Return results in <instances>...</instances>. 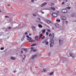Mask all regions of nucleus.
<instances>
[{
    "mask_svg": "<svg viewBox=\"0 0 76 76\" xmlns=\"http://www.w3.org/2000/svg\"><path fill=\"white\" fill-rule=\"evenodd\" d=\"M61 19L62 20H64L66 19V18L64 16H62L61 17Z\"/></svg>",
    "mask_w": 76,
    "mask_h": 76,
    "instance_id": "obj_6",
    "label": "nucleus"
},
{
    "mask_svg": "<svg viewBox=\"0 0 76 76\" xmlns=\"http://www.w3.org/2000/svg\"><path fill=\"white\" fill-rule=\"evenodd\" d=\"M21 50L24 51H26V52L28 51V50H27V49L25 48H22Z\"/></svg>",
    "mask_w": 76,
    "mask_h": 76,
    "instance_id": "obj_11",
    "label": "nucleus"
},
{
    "mask_svg": "<svg viewBox=\"0 0 76 76\" xmlns=\"http://www.w3.org/2000/svg\"><path fill=\"white\" fill-rule=\"evenodd\" d=\"M11 28H12V27H9L8 28V29H11Z\"/></svg>",
    "mask_w": 76,
    "mask_h": 76,
    "instance_id": "obj_37",
    "label": "nucleus"
},
{
    "mask_svg": "<svg viewBox=\"0 0 76 76\" xmlns=\"http://www.w3.org/2000/svg\"><path fill=\"white\" fill-rule=\"evenodd\" d=\"M75 22H76V20L75 21Z\"/></svg>",
    "mask_w": 76,
    "mask_h": 76,
    "instance_id": "obj_58",
    "label": "nucleus"
},
{
    "mask_svg": "<svg viewBox=\"0 0 76 76\" xmlns=\"http://www.w3.org/2000/svg\"><path fill=\"white\" fill-rule=\"evenodd\" d=\"M42 36H43V34H40L39 36V38H41Z\"/></svg>",
    "mask_w": 76,
    "mask_h": 76,
    "instance_id": "obj_16",
    "label": "nucleus"
},
{
    "mask_svg": "<svg viewBox=\"0 0 76 76\" xmlns=\"http://www.w3.org/2000/svg\"><path fill=\"white\" fill-rule=\"evenodd\" d=\"M47 4V2H45L43 3L42 4H41V7H44V6H45V5H46Z\"/></svg>",
    "mask_w": 76,
    "mask_h": 76,
    "instance_id": "obj_8",
    "label": "nucleus"
},
{
    "mask_svg": "<svg viewBox=\"0 0 76 76\" xmlns=\"http://www.w3.org/2000/svg\"><path fill=\"white\" fill-rule=\"evenodd\" d=\"M29 35L31 36V34H29Z\"/></svg>",
    "mask_w": 76,
    "mask_h": 76,
    "instance_id": "obj_53",
    "label": "nucleus"
},
{
    "mask_svg": "<svg viewBox=\"0 0 76 76\" xmlns=\"http://www.w3.org/2000/svg\"><path fill=\"white\" fill-rule=\"evenodd\" d=\"M43 72H46V70L45 69H43Z\"/></svg>",
    "mask_w": 76,
    "mask_h": 76,
    "instance_id": "obj_35",
    "label": "nucleus"
},
{
    "mask_svg": "<svg viewBox=\"0 0 76 76\" xmlns=\"http://www.w3.org/2000/svg\"><path fill=\"white\" fill-rule=\"evenodd\" d=\"M54 45V41L53 40L50 41V47H52Z\"/></svg>",
    "mask_w": 76,
    "mask_h": 76,
    "instance_id": "obj_3",
    "label": "nucleus"
},
{
    "mask_svg": "<svg viewBox=\"0 0 76 76\" xmlns=\"http://www.w3.org/2000/svg\"><path fill=\"white\" fill-rule=\"evenodd\" d=\"M5 18H8V17L7 16H5Z\"/></svg>",
    "mask_w": 76,
    "mask_h": 76,
    "instance_id": "obj_50",
    "label": "nucleus"
},
{
    "mask_svg": "<svg viewBox=\"0 0 76 76\" xmlns=\"http://www.w3.org/2000/svg\"><path fill=\"white\" fill-rule=\"evenodd\" d=\"M21 56L22 58V60H24L25 58L26 57V56L25 55H21Z\"/></svg>",
    "mask_w": 76,
    "mask_h": 76,
    "instance_id": "obj_7",
    "label": "nucleus"
},
{
    "mask_svg": "<svg viewBox=\"0 0 76 76\" xmlns=\"http://www.w3.org/2000/svg\"><path fill=\"white\" fill-rule=\"evenodd\" d=\"M59 1H61V0H59Z\"/></svg>",
    "mask_w": 76,
    "mask_h": 76,
    "instance_id": "obj_54",
    "label": "nucleus"
},
{
    "mask_svg": "<svg viewBox=\"0 0 76 76\" xmlns=\"http://www.w3.org/2000/svg\"><path fill=\"white\" fill-rule=\"evenodd\" d=\"M45 31H46V30L45 29L42 30V33H45Z\"/></svg>",
    "mask_w": 76,
    "mask_h": 76,
    "instance_id": "obj_20",
    "label": "nucleus"
},
{
    "mask_svg": "<svg viewBox=\"0 0 76 76\" xmlns=\"http://www.w3.org/2000/svg\"><path fill=\"white\" fill-rule=\"evenodd\" d=\"M34 0H31V2H34Z\"/></svg>",
    "mask_w": 76,
    "mask_h": 76,
    "instance_id": "obj_45",
    "label": "nucleus"
},
{
    "mask_svg": "<svg viewBox=\"0 0 76 76\" xmlns=\"http://www.w3.org/2000/svg\"><path fill=\"white\" fill-rule=\"evenodd\" d=\"M1 12V10H0V12Z\"/></svg>",
    "mask_w": 76,
    "mask_h": 76,
    "instance_id": "obj_55",
    "label": "nucleus"
},
{
    "mask_svg": "<svg viewBox=\"0 0 76 76\" xmlns=\"http://www.w3.org/2000/svg\"><path fill=\"white\" fill-rule=\"evenodd\" d=\"M45 38V36H43L42 37V39H44Z\"/></svg>",
    "mask_w": 76,
    "mask_h": 76,
    "instance_id": "obj_33",
    "label": "nucleus"
},
{
    "mask_svg": "<svg viewBox=\"0 0 76 76\" xmlns=\"http://www.w3.org/2000/svg\"><path fill=\"white\" fill-rule=\"evenodd\" d=\"M54 74V72H52L50 73H48V76H52Z\"/></svg>",
    "mask_w": 76,
    "mask_h": 76,
    "instance_id": "obj_9",
    "label": "nucleus"
},
{
    "mask_svg": "<svg viewBox=\"0 0 76 76\" xmlns=\"http://www.w3.org/2000/svg\"><path fill=\"white\" fill-rule=\"evenodd\" d=\"M42 13V14H43L44 13V12H41Z\"/></svg>",
    "mask_w": 76,
    "mask_h": 76,
    "instance_id": "obj_46",
    "label": "nucleus"
},
{
    "mask_svg": "<svg viewBox=\"0 0 76 76\" xmlns=\"http://www.w3.org/2000/svg\"><path fill=\"white\" fill-rule=\"evenodd\" d=\"M38 38H39V37H38V36H36L35 37V40H38Z\"/></svg>",
    "mask_w": 76,
    "mask_h": 76,
    "instance_id": "obj_14",
    "label": "nucleus"
},
{
    "mask_svg": "<svg viewBox=\"0 0 76 76\" xmlns=\"http://www.w3.org/2000/svg\"><path fill=\"white\" fill-rule=\"evenodd\" d=\"M25 36L24 35L23 37L21 39V40L22 41L24 40V39H25Z\"/></svg>",
    "mask_w": 76,
    "mask_h": 76,
    "instance_id": "obj_21",
    "label": "nucleus"
},
{
    "mask_svg": "<svg viewBox=\"0 0 76 76\" xmlns=\"http://www.w3.org/2000/svg\"><path fill=\"white\" fill-rule=\"evenodd\" d=\"M64 3H66V2H67V0H64Z\"/></svg>",
    "mask_w": 76,
    "mask_h": 76,
    "instance_id": "obj_30",
    "label": "nucleus"
},
{
    "mask_svg": "<svg viewBox=\"0 0 76 76\" xmlns=\"http://www.w3.org/2000/svg\"><path fill=\"white\" fill-rule=\"evenodd\" d=\"M35 45H36V44H34L32 45H31V47H33L34 46H35Z\"/></svg>",
    "mask_w": 76,
    "mask_h": 76,
    "instance_id": "obj_26",
    "label": "nucleus"
},
{
    "mask_svg": "<svg viewBox=\"0 0 76 76\" xmlns=\"http://www.w3.org/2000/svg\"><path fill=\"white\" fill-rule=\"evenodd\" d=\"M11 59H12L13 60H16V58L14 57H11Z\"/></svg>",
    "mask_w": 76,
    "mask_h": 76,
    "instance_id": "obj_19",
    "label": "nucleus"
},
{
    "mask_svg": "<svg viewBox=\"0 0 76 76\" xmlns=\"http://www.w3.org/2000/svg\"><path fill=\"white\" fill-rule=\"evenodd\" d=\"M8 6H10V4H8Z\"/></svg>",
    "mask_w": 76,
    "mask_h": 76,
    "instance_id": "obj_44",
    "label": "nucleus"
},
{
    "mask_svg": "<svg viewBox=\"0 0 76 76\" xmlns=\"http://www.w3.org/2000/svg\"><path fill=\"white\" fill-rule=\"evenodd\" d=\"M62 12L64 13H66L67 12V10L66 9H63L62 10Z\"/></svg>",
    "mask_w": 76,
    "mask_h": 76,
    "instance_id": "obj_5",
    "label": "nucleus"
},
{
    "mask_svg": "<svg viewBox=\"0 0 76 76\" xmlns=\"http://www.w3.org/2000/svg\"><path fill=\"white\" fill-rule=\"evenodd\" d=\"M26 37L27 38V40H30V41H31V42H35V41L34 40H32V38L31 37H29V36L26 35Z\"/></svg>",
    "mask_w": 76,
    "mask_h": 76,
    "instance_id": "obj_1",
    "label": "nucleus"
},
{
    "mask_svg": "<svg viewBox=\"0 0 76 76\" xmlns=\"http://www.w3.org/2000/svg\"><path fill=\"white\" fill-rule=\"evenodd\" d=\"M73 15H74V14H72V17H73Z\"/></svg>",
    "mask_w": 76,
    "mask_h": 76,
    "instance_id": "obj_51",
    "label": "nucleus"
},
{
    "mask_svg": "<svg viewBox=\"0 0 76 76\" xmlns=\"http://www.w3.org/2000/svg\"><path fill=\"white\" fill-rule=\"evenodd\" d=\"M32 29L33 30V31H35V30H36V29L35 28V27L34 26H32Z\"/></svg>",
    "mask_w": 76,
    "mask_h": 76,
    "instance_id": "obj_12",
    "label": "nucleus"
},
{
    "mask_svg": "<svg viewBox=\"0 0 76 76\" xmlns=\"http://www.w3.org/2000/svg\"><path fill=\"white\" fill-rule=\"evenodd\" d=\"M54 4L53 3H52V5H54Z\"/></svg>",
    "mask_w": 76,
    "mask_h": 76,
    "instance_id": "obj_52",
    "label": "nucleus"
},
{
    "mask_svg": "<svg viewBox=\"0 0 76 76\" xmlns=\"http://www.w3.org/2000/svg\"><path fill=\"white\" fill-rule=\"evenodd\" d=\"M38 27H39V28H42V25L41 24H39Z\"/></svg>",
    "mask_w": 76,
    "mask_h": 76,
    "instance_id": "obj_22",
    "label": "nucleus"
},
{
    "mask_svg": "<svg viewBox=\"0 0 76 76\" xmlns=\"http://www.w3.org/2000/svg\"><path fill=\"white\" fill-rule=\"evenodd\" d=\"M66 9H67L69 10V9H70V7H66Z\"/></svg>",
    "mask_w": 76,
    "mask_h": 76,
    "instance_id": "obj_27",
    "label": "nucleus"
},
{
    "mask_svg": "<svg viewBox=\"0 0 76 76\" xmlns=\"http://www.w3.org/2000/svg\"><path fill=\"white\" fill-rule=\"evenodd\" d=\"M58 15V14L56 13H53L52 14V16L53 17H57Z\"/></svg>",
    "mask_w": 76,
    "mask_h": 76,
    "instance_id": "obj_4",
    "label": "nucleus"
},
{
    "mask_svg": "<svg viewBox=\"0 0 76 76\" xmlns=\"http://www.w3.org/2000/svg\"><path fill=\"white\" fill-rule=\"evenodd\" d=\"M38 19V20H41V19H40V18H39Z\"/></svg>",
    "mask_w": 76,
    "mask_h": 76,
    "instance_id": "obj_48",
    "label": "nucleus"
},
{
    "mask_svg": "<svg viewBox=\"0 0 76 76\" xmlns=\"http://www.w3.org/2000/svg\"><path fill=\"white\" fill-rule=\"evenodd\" d=\"M48 35V31H47L46 32V35Z\"/></svg>",
    "mask_w": 76,
    "mask_h": 76,
    "instance_id": "obj_32",
    "label": "nucleus"
},
{
    "mask_svg": "<svg viewBox=\"0 0 76 76\" xmlns=\"http://www.w3.org/2000/svg\"><path fill=\"white\" fill-rule=\"evenodd\" d=\"M4 48L1 47V50H4Z\"/></svg>",
    "mask_w": 76,
    "mask_h": 76,
    "instance_id": "obj_28",
    "label": "nucleus"
},
{
    "mask_svg": "<svg viewBox=\"0 0 76 76\" xmlns=\"http://www.w3.org/2000/svg\"><path fill=\"white\" fill-rule=\"evenodd\" d=\"M51 33H50V34H49V37H51Z\"/></svg>",
    "mask_w": 76,
    "mask_h": 76,
    "instance_id": "obj_49",
    "label": "nucleus"
},
{
    "mask_svg": "<svg viewBox=\"0 0 76 76\" xmlns=\"http://www.w3.org/2000/svg\"><path fill=\"white\" fill-rule=\"evenodd\" d=\"M54 37V34H52L51 35V38H52V39H53Z\"/></svg>",
    "mask_w": 76,
    "mask_h": 76,
    "instance_id": "obj_17",
    "label": "nucleus"
},
{
    "mask_svg": "<svg viewBox=\"0 0 76 76\" xmlns=\"http://www.w3.org/2000/svg\"><path fill=\"white\" fill-rule=\"evenodd\" d=\"M33 15L34 16H37V15L35 13H33Z\"/></svg>",
    "mask_w": 76,
    "mask_h": 76,
    "instance_id": "obj_29",
    "label": "nucleus"
},
{
    "mask_svg": "<svg viewBox=\"0 0 76 76\" xmlns=\"http://www.w3.org/2000/svg\"><path fill=\"white\" fill-rule=\"evenodd\" d=\"M48 31L49 32H51V31L50 29H48Z\"/></svg>",
    "mask_w": 76,
    "mask_h": 76,
    "instance_id": "obj_34",
    "label": "nucleus"
},
{
    "mask_svg": "<svg viewBox=\"0 0 76 76\" xmlns=\"http://www.w3.org/2000/svg\"><path fill=\"white\" fill-rule=\"evenodd\" d=\"M36 57H37V55H35L33 56H32V60H34V58H36Z\"/></svg>",
    "mask_w": 76,
    "mask_h": 76,
    "instance_id": "obj_10",
    "label": "nucleus"
},
{
    "mask_svg": "<svg viewBox=\"0 0 76 76\" xmlns=\"http://www.w3.org/2000/svg\"><path fill=\"white\" fill-rule=\"evenodd\" d=\"M50 9H51L52 10H56V8L53 7H50Z\"/></svg>",
    "mask_w": 76,
    "mask_h": 76,
    "instance_id": "obj_15",
    "label": "nucleus"
},
{
    "mask_svg": "<svg viewBox=\"0 0 76 76\" xmlns=\"http://www.w3.org/2000/svg\"><path fill=\"white\" fill-rule=\"evenodd\" d=\"M55 26L57 28H59V25H58V24H56L55 25Z\"/></svg>",
    "mask_w": 76,
    "mask_h": 76,
    "instance_id": "obj_24",
    "label": "nucleus"
},
{
    "mask_svg": "<svg viewBox=\"0 0 76 76\" xmlns=\"http://www.w3.org/2000/svg\"><path fill=\"white\" fill-rule=\"evenodd\" d=\"M16 72V70H15L14 71V73H15Z\"/></svg>",
    "mask_w": 76,
    "mask_h": 76,
    "instance_id": "obj_38",
    "label": "nucleus"
},
{
    "mask_svg": "<svg viewBox=\"0 0 76 76\" xmlns=\"http://www.w3.org/2000/svg\"><path fill=\"white\" fill-rule=\"evenodd\" d=\"M69 55L70 56H71L73 58H75V55L74 54V53H69Z\"/></svg>",
    "mask_w": 76,
    "mask_h": 76,
    "instance_id": "obj_2",
    "label": "nucleus"
},
{
    "mask_svg": "<svg viewBox=\"0 0 76 76\" xmlns=\"http://www.w3.org/2000/svg\"><path fill=\"white\" fill-rule=\"evenodd\" d=\"M65 22L66 24H67V23H68V22H67V21H65Z\"/></svg>",
    "mask_w": 76,
    "mask_h": 76,
    "instance_id": "obj_43",
    "label": "nucleus"
},
{
    "mask_svg": "<svg viewBox=\"0 0 76 76\" xmlns=\"http://www.w3.org/2000/svg\"><path fill=\"white\" fill-rule=\"evenodd\" d=\"M56 21L57 22H60V20H57Z\"/></svg>",
    "mask_w": 76,
    "mask_h": 76,
    "instance_id": "obj_36",
    "label": "nucleus"
},
{
    "mask_svg": "<svg viewBox=\"0 0 76 76\" xmlns=\"http://www.w3.org/2000/svg\"><path fill=\"white\" fill-rule=\"evenodd\" d=\"M47 39H46L42 42V43H45V42H47Z\"/></svg>",
    "mask_w": 76,
    "mask_h": 76,
    "instance_id": "obj_25",
    "label": "nucleus"
},
{
    "mask_svg": "<svg viewBox=\"0 0 76 76\" xmlns=\"http://www.w3.org/2000/svg\"><path fill=\"white\" fill-rule=\"evenodd\" d=\"M25 34V35H28V33L27 32H26Z\"/></svg>",
    "mask_w": 76,
    "mask_h": 76,
    "instance_id": "obj_39",
    "label": "nucleus"
},
{
    "mask_svg": "<svg viewBox=\"0 0 76 76\" xmlns=\"http://www.w3.org/2000/svg\"><path fill=\"white\" fill-rule=\"evenodd\" d=\"M47 22L48 23H51V21L49 20H48L47 21Z\"/></svg>",
    "mask_w": 76,
    "mask_h": 76,
    "instance_id": "obj_23",
    "label": "nucleus"
},
{
    "mask_svg": "<svg viewBox=\"0 0 76 76\" xmlns=\"http://www.w3.org/2000/svg\"><path fill=\"white\" fill-rule=\"evenodd\" d=\"M31 50H34V48H31Z\"/></svg>",
    "mask_w": 76,
    "mask_h": 76,
    "instance_id": "obj_40",
    "label": "nucleus"
},
{
    "mask_svg": "<svg viewBox=\"0 0 76 76\" xmlns=\"http://www.w3.org/2000/svg\"><path fill=\"white\" fill-rule=\"evenodd\" d=\"M50 54H51V53H49V56H50Z\"/></svg>",
    "mask_w": 76,
    "mask_h": 76,
    "instance_id": "obj_47",
    "label": "nucleus"
},
{
    "mask_svg": "<svg viewBox=\"0 0 76 76\" xmlns=\"http://www.w3.org/2000/svg\"><path fill=\"white\" fill-rule=\"evenodd\" d=\"M20 53H23V52L22 50L21 51Z\"/></svg>",
    "mask_w": 76,
    "mask_h": 76,
    "instance_id": "obj_41",
    "label": "nucleus"
},
{
    "mask_svg": "<svg viewBox=\"0 0 76 76\" xmlns=\"http://www.w3.org/2000/svg\"><path fill=\"white\" fill-rule=\"evenodd\" d=\"M29 42H30V41H29Z\"/></svg>",
    "mask_w": 76,
    "mask_h": 76,
    "instance_id": "obj_57",
    "label": "nucleus"
},
{
    "mask_svg": "<svg viewBox=\"0 0 76 76\" xmlns=\"http://www.w3.org/2000/svg\"><path fill=\"white\" fill-rule=\"evenodd\" d=\"M64 3H65L64 2H63L61 4H64Z\"/></svg>",
    "mask_w": 76,
    "mask_h": 76,
    "instance_id": "obj_42",
    "label": "nucleus"
},
{
    "mask_svg": "<svg viewBox=\"0 0 76 76\" xmlns=\"http://www.w3.org/2000/svg\"><path fill=\"white\" fill-rule=\"evenodd\" d=\"M30 51L31 52H36V51H37V50L36 49H35L34 50H31Z\"/></svg>",
    "mask_w": 76,
    "mask_h": 76,
    "instance_id": "obj_18",
    "label": "nucleus"
},
{
    "mask_svg": "<svg viewBox=\"0 0 76 76\" xmlns=\"http://www.w3.org/2000/svg\"><path fill=\"white\" fill-rule=\"evenodd\" d=\"M48 42H46V43H45L46 45H48Z\"/></svg>",
    "mask_w": 76,
    "mask_h": 76,
    "instance_id": "obj_31",
    "label": "nucleus"
},
{
    "mask_svg": "<svg viewBox=\"0 0 76 76\" xmlns=\"http://www.w3.org/2000/svg\"><path fill=\"white\" fill-rule=\"evenodd\" d=\"M51 6H52V5H51Z\"/></svg>",
    "mask_w": 76,
    "mask_h": 76,
    "instance_id": "obj_56",
    "label": "nucleus"
},
{
    "mask_svg": "<svg viewBox=\"0 0 76 76\" xmlns=\"http://www.w3.org/2000/svg\"><path fill=\"white\" fill-rule=\"evenodd\" d=\"M59 43L60 44H61L63 42V40H59Z\"/></svg>",
    "mask_w": 76,
    "mask_h": 76,
    "instance_id": "obj_13",
    "label": "nucleus"
}]
</instances>
